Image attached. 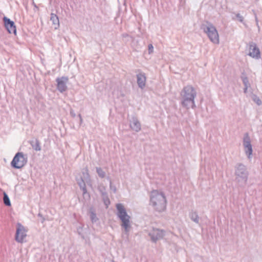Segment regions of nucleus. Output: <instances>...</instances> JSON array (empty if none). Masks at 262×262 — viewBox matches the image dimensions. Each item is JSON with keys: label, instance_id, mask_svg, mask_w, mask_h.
<instances>
[{"label": "nucleus", "instance_id": "1", "mask_svg": "<svg viewBox=\"0 0 262 262\" xmlns=\"http://www.w3.org/2000/svg\"><path fill=\"white\" fill-rule=\"evenodd\" d=\"M180 96L181 104L183 107L189 109L196 107L194 98L196 96V92L193 86L190 85L184 86L181 92Z\"/></svg>", "mask_w": 262, "mask_h": 262}, {"label": "nucleus", "instance_id": "2", "mask_svg": "<svg viewBox=\"0 0 262 262\" xmlns=\"http://www.w3.org/2000/svg\"><path fill=\"white\" fill-rule=\"evenodd\" d=\"M150 203L154 209L159 212L166 209V200L164 194L158 190H153L150 195Z\"/></svg>", "mask_w": 262, "mask_h": 262}, {"label": "nucleus", "instance_id": "3", "mask_svg": "<svg viewBox=\"0 0 262 262\" xmlns=\"http://www.w3.org/2000/svg\"><path fill=\"white\" fill-rule=\"evenodd\" d=\"M235 181L240 188H244L247 183L249 172L246 166L242 163H237L235 166Z\"/></svg>", "mask_w": 262, "mask_h": 262}, {"label": "nucleus", "instance_id": "4", "mask_svg": "<svg viewBox=\"0 0 262 262\" xmlns=\"http://www.w3.org/2000/svg\"><path fill=\"white\" fill-rule=\"evenodd\" d=\"M116 208L117 210V215L122 223L121 226L124 228L125 233L128 234L132 227L130 224V217L127 214L125 208L122 204H117Z\"/></svg>", "mask_w": 262, "mask_h": 262}, {"label": "nucleus", "instance_id": "5", "mask_svg": "<svg viewBox=\"0 0 262 262\" xmlns=\"http://www.w3.org/2000/svg\"><path fill=\"white\" fill-rule=\"evenodd\" d=\"M201 29L207 34L211 41L214 43H219V36L215 27L210 23L207 21L206 24H203Z\"/></svg>", "mask_w": 262, "mask_h": 262}, {"label": "nucleus", "instance_id": "6", "mask_svg": "<svg viewBox=\"0 0 262 262\" xmlns=\"http://www.w3.org/2000/svg\"><path fill=\"white\" fill-rule=\"evenodd\" d=\"M27 162V158L23 152H18L14 156L11 162L12 167L15 169H20L24 167Z\"/></svg>", "mask_w": 262, "mask_h": 262}, {"label": "nucleus", "instance_id": "7", "mask_svg": "<svg viewBox=\"0 0 262 262\" xmlns=\"http://www.w3.org/2000/svg\"><path fill=\"white\" fill-rule=\"evenodd\" d=\"M148 235L150 237V240L153 243H157L159 240L162 239L165 235L164 230L153 228L148 231Z\"/></svg>", "mask_w": 262, "mask_h": 262}, {"label": "nucleus", "instance_id": "8", "mask_svg": "<svg viewBox=\"0 0 262 262\" xmlns=\"http://www.w3.org/2000/svg\"><path fill=\"white\" fill-rule=\"evenodd\" d=\"M27 230L24 226L20 223H17L16 225V231L15 235L16 241L18 243H23L24 238L27 236Z\"/></svg>", "mask_w": 262, "mask_h": 262}, {"label": "nucleus", "instance_id": "9", "mask_svg": "<svg viewBox=\"0 0 262 262\" xmlns=\"http://www.w3.org/2000/svg\"><path fill=\"white\" fill-rule=\"evenodd\" d=\"M243 145L245 149L246 155L248 156L249 159H250L251 155H252L253 150L252 145L251 144L250 138L248 133H246L244 135L243 139Z\"/></svg>", "mask_w": 262, "mask_h": 262}, {"label": "nucleus", "instance_id": "10", "mask_svg": "<svg viewBox=\"0 0 262 262\" xmlns=\"http://www.w3.org/2000/svg\"><path fill=\"white\" fill-rule=\"evenodd\" d=\"M249 53L248 55L255 59L260 58V53L259 49L257 47L256 44L253 42H250L249 43Z\"/></svg>", "mask_w": 262, "mask_h": 262}, {"label": "nucleus", "instance_id": "11", "mask_svg": "<svg viewBox=\"0 0 262 262\" xmlns=\"http://www.w3.org/2000/svg\"><path fill=\"white\" fill-rule=\"evenodd\" d=\"M68 81L69 78L68 77L62 76L60 78H56L57 89L61 93L66 91L67 90V83Z\"/></svg>", "mask_w": 262, "mask_h": 262}, {"label": "nucleus", "instance_id": "12", "mask_svg": "<svg viewBox=\"0 0 262 262\" xmlns=\"http://www.w3.org/2000/svg\"><path fill=\"white\" fill-rule=\"evenodd\" d=\"M3 19L5 27L7 29V31L9 33H13L14 34H16V29L14 21L11 20L10 19L7 17L6 16H4Z\"/></svg>", "mask_w": 262, "mask_h": 262}, {"label": "nucleus", "instance_id": "13", "mask_svg": "<svg viewBox=\"0 0 262 262\" xmlns=\"http://www.w3.org/2000/svg\"><path fill=\"white\" fill-rule=\"evenodd\" d=\"M131 129L136 132H139L141 129V125L137 117L133 116L129 120Z\"/></svg>", "mask_w": 262, "mask_h": 262}, {"label": "nucleus", "instance_id": "14", "mask_svg": "<svg viewBox=\"0 0 262 262\" xmlns=\"http://www.w3.org/2000/svg\"><path fill=\"white\" fill-rule=\"evenodd\" d=\"M98 189L101 195L104 204L107 206L110 204V201L106 191V187L103 184H101L98 186Z\"/></svg>", "mask_w": 262, "mask_h": 262}, {"label": "nucleus", "instance_id": "15", "mask_svg": "<svg viewBox=\"0 0 262 262\" xmlns=\"http://www.w3.org/2000/svg\"><path fill=\"white\" fill-rule=\"evenodd\" d=\"M137 84L138 86L143 89L145 86L146 81L145 74L143 73H140L137 75Z\"/></svg>", "mask_w": 262, "mask_h": 262}, {"label": "nucleus", "instance_id": "16", "mask_svg": "<svg viewBox=\"0 0 262 262\" xmlns=\"http://www.w3.org/2000/svg\"><path fill=\"white\" fill-rule=\"evenodd\" d=\"M50 21L52 25H54L55 29H57L59 27V21L58 16L54 13L51 14Z\"/></svg>", "mask_w": 262, "mask_h": 262}, {"label": "nucleus", "instance_id": "17", "mask_svg": "<svg viewBox=\"0 0 262 262\" xmlns=\"http://www.w3.org/2000/svg\"><path fill=\"white\" fill-rule=\"evenodd\" d=\"M85 181V180L82 178H80V180H77L78 185L79 186L80 189L82 190L83 196L88 194Z\"/></svg>", "mask_w": 262, "mask_h": 262}, {"label": "nucleus", "instance_id": "18", "mask_svg": "<svg viewBox=\"0 0 262 262\" xmlns=\"http://www.w3.org/2000/svg\"><path fill=\"white\" fill-rule=\"evenodd\" d=\"M241 78L245 87H250V84L249 82L248 78L245 72H243L242 73Z\"/></svg>", "mask_w": 262, "mask_h": 262}, {"label": "nucleus", "instance_id": "19", "mask_svg": "<svg viewBox=\"0 0 262 262\" xmlns=\"http://www.w3.org/2000/svg\"><path fill=\"white\" fill-rule=\"evenodd\" d=\"M189 217L194 223L196 224L199 223V217L196 211H191L190 212Z\"/></svg>", "mask_w": 262, "mask_h": 262}, {"label": "nucleus", "instance_id": "20", "mask_svg": "<svg viewBox=\"0 0 262 262\" xmlns=\"http://www.w3.org/2000/svg\"><path fill=\"white\" fill-rule=\"evenodd\" d=\"M96 172L98 175V176L101 178L103 179L105 177L106 173L102 169V168L100 167H96Z\"/></svg>", "mask_w": 262, "mask_h": 262}, {"label": "nucleus", "instance_id": "21", "mask_svg": "<svg viewBox=\"0 0 262 262\" xmlns=\"http://www.w3.org/2000/svg\"><path fill=\"white\" fill-rule=\"evenodd\" d=\"M3 201L4 204L7 206H11V202L8 195L6 192H4Z\"/></svg>", "mask_w": 262, "mask_h": 262}, {"label": "nucleus", "instance_id": "22", "mask_svg": "<svg viewBox=\"0 0 262 262\" xmlns=\"http://www.w3.org/2000/svg\"><path fill=\"white\" fill-rule=\"evenodd\" d=\"M88 171V169L86 168L82 172V176L81 177V178H82L83 179L86 181L90 180V175Z\"/></svg>", "mask_w": 262, "mask_h": 262}, {"label": "nucleus", "instance_id": "23", "mask_svg": "<svg viewBox=\"0 0 262 262\" xmlns=\"http://www.w3.org/2000/svg\"><path fill=\"white\" fill-rule=\"evenodd\" d=\"M90 219L93 223L96 222L98 220L96 213L93 211H91L90 212Z\"/></svg>", "mask_w": 262, "mask_h": 262}, {"label": "nucleus", "instance_id": "24", "mask_svg": "<svg viewBox=\"0 0 262 262\" xmlns=\"http://www.w3.org/2000/svg\"><path fill=\"white\" fill-rule=\"evenodd\" d=\"M34 149L36 151H40L41 150V146L38 140L36 139L35 144L34 145Z\"/></svg>", "mask_w": 262, "mask_h": 262}, {"label": "nucleus", "instance_id": "25", "mask_svg": "<svg viewBox=\"0 0 262 262\" xmlns=\"http://www.w3.org/2000/svg\"><path fill=\"white\" fill-rule=\"evenodd\" d=\"M253 101L257 103V105H260L261 104L262 102L260 100V99L255 96V98H253Z\"/></svg>", "mask_w": 262, "mask_h": 262}, {"label": "nucleus", "instance_id": "26", "mask_svg": "<svg viewBox=\"0 0 262 262\" xmlns=\"http://www.w3.org/2000/svg\"><path fill=\"white\" fill-rule=\"evenodd\" d=\"M236 17L240 22H243L244 21V17L239 13L236 14Z\"/></svg>", "mask_w": 262, "mask_h": 262}, {"label": "nucleus", "instance_id": "27", "mask_svg": "<svg viewBox=\"0 0 262 262\" xmlns=\"http://www.w3.org/2000/svg\"><path fill=\"white\" fill-rule=\"evenodd\" d=\"M148 53L149 54H151L154 52V47L151 44L148 45Z\"/></svg>", "mask_w": 262, "mask_h": 262}, {"label": "nucleus", "instance_id": "28", "mask_svg": "<svg viewBox=\"0 0 262 262\" xmlns=\"http://www.w3.org/2000/svg\"><path fill=\"white\" fill-rule=\"evenodd\" d=\"M70 115L72 117H76V114L74 113V112L73 110H71L70 111Z\"/></svg>", "mask_w": 262, "mask_h": 262}, {"label": "nucleus", "instance_id": "29", "mask_svg": "<svg viewBox=\"0 0 262 262\" xmlns=\"http://www.w3.org/2000/svg\"><path fill=\"white\" fill-rule=\"evenodd\" d=\"M38 216H40L41 217L40 220V221L41 223H43L44 221H45V219L42 216V215L40 214V213H39L38 214Z\"/></svg>", "mask_w": 262, "mask_h": 262}, {"label": "nucleus", "instance_id": "30", "mask_svg": "<svg viewBox=\"0 0 262 262\" xmlns=\"http://www.w3.org/2000/svg\"><path fill=\"white\" fill-rule=\"evenodd\" d=\"M107 179L110 181V187H111V188H112V182L111 179L109 177H107Z\"/></svg>", "mask_w": 262, "mask_h": 262}, {"label": "nucleus", "instance_id": "31", "mask_svg": "<svg viewBox=\"0 0 262 262\" xmlns=\"http://www.w3.org/2000/svg\"><path fill=\"white\" fill-rule=\"evenodd\" d=\"M122 36L123 38H126L129 37V35L126 33H124L122 34Z\"/></svg>", "mask_w": 262, "mask_h": 262}, {"label": "nucleus", "instance_id": "32", "mask_svg": "<svg viewBox=\"0 0 262 262\" xmlns=\"http://www.w3.org/2000/svg\"><path fill=\"white\" fill-rule=\"evenodd\" d=\"M78 117H79V119H80V124H81L82 123V119L81 114H79L78 115Z\"/></svg>", "mask_w": 262, "mask_h": 262}, {"label": "nucleus", "instance_id": "33", "mask_svg": "<svg viewBox=\"0 0 262 262\" xmlns=\"http://www.w3.org/2000/svg\"><path fill=\"white\" fill-rule=\"evenodd\" d=\"M249 87H245L244 86V92L245 93H247V90L248 89Z\"/></svg>", "mask_w": 262, "mask_h": 262}, {"label": "nucleus", "instance_id": "34", "mask_svg": "<svg viewBox=\"0 0 262 262\" xmlns=\"http://www.w3.org/2000/svg\"><path fill=\"white\" fill-rule=\"evenodd\" d=\"M29 143L31 144V145L33 147V141H30Z\"/></svg>", "mask_w": 262, "mask_h": 262}, {"label": "nucleus", "instance_id": "35", "mask_svg": "<svg viewBox=\"0 0 262 262\" xmlns=\"http://www.w3.org/2000/svg\"><path fill=\"white\" fill-rule=\"evenodd\" d=\"M34 7H36V8H37V6H36V5L34 3Z\"/></svg>", "mask_w": 262, "mask_h": 262}]
</instances>
